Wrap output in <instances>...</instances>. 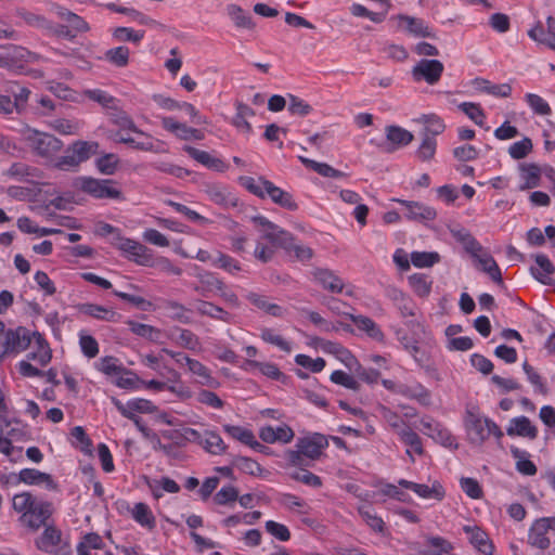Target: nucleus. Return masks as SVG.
Here are the masks:
<instances>
[{
	"label": "nucleus",
	"mask_w": 555,
	"mask_h": 555,
	"mask_svg": "<svg viewBox=\"0 0 555 555\" xmlns=\"http://www.w3.org/2000/svg\"><path fill=\"white\" fill-rule=\"evenodd\" d=\"M397 18L400 26L404 28L410 35L414 37L435 38L436 34L431 30L428 24L418 17H413L404 14H399Z\"/></svg>",
	"instance_id": "obj_17"
},
{
	"label": "nucleus",
	"mask_w": 555,
	"mask_h": 555,
	"mask_svg": "<svg viewBox=\"0 0 555 555\" xmlns=\"http://www.w3.org/2000/svg\"><path fill=\"white\" fill-rule=\"evenodd\" d=\"M513 459L516 461V470L525 476H533L537 474L538 468L530 460V454L526 450H521L515 446L509 448Z\"/></svg>",
	"instance_id": "obj_33"
},
{
	"label": "nucleus",
	"mask_w": 555,
	"mask_h": 555,
	"mask_svg": "<svg viewBox=\"0 0 555 555\" xmlns=\"http://www.w3.org/2000/svg\"><path fill=\"white\" fill-rule=\"evenodd\" d=\"M212 266L231 274H234L241 270V264L236 259L221 251H218L215 256Z\"/></svg>",
	"instance_id": "obj_60"
},
{
	"label": "nucleus",
	"mask_w": 555,
	"mask_h": 555,
	"mask_svg": "<svg viewBox=\"0 0 555 555\" xmlns=\"http://www.w3.org/2000/svg\"><path fill=\"white\" fill-rule=\"evenodd\" d=\"M13 423L14 426L11 427L5 434L3 433V438L9 440L11 446H13V441L30 440L31 435L28 426L20 421H14Z\"/></svg>",
	"instance_id": "obj_55"
},
{
	"label": "nucleus",
	"mask_w": 555,
	"mask_h": 555,
	"mask_svg": "<svg viewBox=\"0 0 555 555\" xmlns=\"http://www.w3.org/2000/svg\"><path fill=\"white\" fill-rule=\"evenodd\" d=\"M117 182L111 179H95L92 177H78L74 186L98 199H122Z\"/></svg>",
	"instance_id": "obj_3"
},
{
	"label": "nucleus",
	"mask_w": 555,
	"mask_h": 555,
	"mask_svg": "<svg viewBox=\"0 0 555 555\" xmlns=\"http://www.w3.org/2000/svg\"><path fill=\"white\" fill-rule=\"evenodd\" d=\"M206 194L211 202L223 208L236 207L238 205V198L227 186L219 184L208 185Z\"/></svg>",
	"instance_id": "obj_23"
},
{
	"label": "nucleus",
	"mask_w": 555,
	"mask_h": 555,
	"mask_svg": "<svg viewBox=\"0 0 555 555\" xmlns=\"http://www.w3.org/2000/svg\"><path fill=\"white\" fill-rule=\"evenodd\" d=\"M43 531L40 535L35 539V546L44 553L51 555H63L64 547L62 546L63 533L59 529L53 520L42 527ZM68 553L64 555H68Z\"/></svg>",
	"instance_id": "obj_6"
},
{
	"label": "nucleus",
	"mask_w": 555,
	"mask_h": 555,
	"mask_svg": "<svg viewBox=\"0 0 555 555\" xmlns=\"http://www.w3.org/2000/svg\"><path fill=\"white\" fill-rule=\"evenodd\" d=\"M31 345V332L23 326L8 331L3 353H18Z\"/></svg>",
	"instance_id": "obj_13"
},
{
	"label": "nucleus",
	"mask_w": 555,
	"mask_h": 555,
	"mask_svg": "<svg viewBox=\"0 0 555 555\" xmlns=\"http://www.w3.org/2000/svg\"><path fill=\"white\" fill-rule=\"evenodd\" d=\"M24 139L33 154L40 158L52 159L63 149V142L60 139L33 128L25 130Z\"/></svg>",
	"instance_id": "obj_2"
},
{
	"label": "nucleus",
	"mask_w": 555,
	"mask_h": 555,
	"mask_svg": "<svg viewBox=\"0 0 555 555\" xmlns=\"http://www.w3.org/2000/svg\"><path fill=\"white\" fill-rule=\"evenodd\" d=\"M231 465L242 473L254 477H260L266 472L257 461L247 456L234 455Z\"/></svg>",
	"instance_id": "obj_41"
},
{
	"label": "nucleus",
	"mask_w": 555,
	"mask_h": 555,
	"mask_svg": "<svg viewBox=\"0 0 555 555\" xmlns=\"http://www.w3.org/2000/svg\"><path fill=\"white\" fill-rule=\"evenodd\" d=\"M464 423L470 442L478 446H481L491 435L498 440L504 436L502 429L494 421L481 416L475 409L466 410Z\"/></svg>",
	"instance_id": "obj_1"
},
{
	"label": "nucleus",
	"mask_w": 555,
	"mask_h": 555,
	"mask_svg": "<svg viewBox=\"0 0 555 555\" xmlns=\"http://www.w3.org/2000/svg\"><path fill=\"white\" fill-rule=\"evenodd\" d=\"M408 282L412 291L418 297H428L431 292L433 280L423 273H414L408 278Z\"/></svg>",
	"instance_id": "obj_45"
},
{
	"label": "nucleus",
	"mask_w": 555,
	"mask_h": 555,
	"mask_svg": "<svg viewBox=\"0 0 555 555\" xmlns=\"http://www.w3.org/2000/svg\"><path fill=\"white\" fill-rule=\"evenodd\" d=\"M53 511L51 502L38 499L31 508L20 516L18 520L25 528L36 532L53 520Z\"/></svg>",
	"instance_id": "obj_4"
},
{
	"label": "nucleus",
	"mask_w": 555,
	"mask_h": 555,
	"mask_svg": "<svg viewBox=\"0 0 555 555\" xmlns=\"http://www.w3.org/2000/svg\"><path fill=\"white\" fill-rule=\"evenodd\" d=\"M537 268H531L533 276L544 285L552 284L551 275L554 273L555 268L548 257L544 254L535 256Z\"/></svg>",
	"instance_id": "obj_35"
},
{
	"label": "nucleus",
	"mask_w": 555,
	"mask_h": 555,
	"mask_svg": "<svg viewBox=\"0 0 555 555\" xmlns=\"http://www.w3.org/2000/svg\"><path fill=\"white\" fill-rule=\"evenodd\" d=\"M298 159L306 168H309L318 172L322 177L334 179H340L346 177L345 172L335 169L334 167L326 163H319L305 156H298Z\"/></svg>",
	"instance_id": "obj_37"
},
{
	"label": "nucleus",
	"mask_w": 555,
	"mask_h": 555,
	"mask_svg": "<svg viewBox=\"0 0 555 555\" xmlns=\"http://www.w3.org/2000/svg\"><path fill=\"white\" fill-rule=\"evenodd\" d=\"M169 373L173 377V383L171 385L167 384L166 390L170 391L182 401L190 399L192 397V390L180 380V374L175 370H170Z\"/></svg>",
	"instance_id": "obj_57"
},
{
	"label": "nucleus",
	"mask_w": 555,
	"mask_h": 555,
	"mask_svg": "<svg viewBox=\"0 0 555 555\" xmlns=\"http://www.w3.org/2000/svg\"><path fill=\"white\" fill-rule=\"evenodd\" d=\"M131 516L139 525L147 529H154L156 526L155 517L150 506L143 502L134 504Z\"/></svg>",
	"instance_id": "obj_44"
},
{
	"label": "nucleus",
	"mask_w": 555,
	"mask_h": 555,
	"mask_svg": "<svg viewBox=\"0 0 555 555\" xmlns=\"http://www.w3.org/2000/svg\"><path fill=\"white\" fill-rule=\"evenodd\" d=\"M37 169L34 167H30L29 165L21 162L13 163L8 170L4 172V175L11 179H15L18 181L28 180L29 177H34V172Z\"/></svg>",
	"instance_id": "obj_56"
},
{
	"label": "nucleus",
	"mask_w": 555,
	"mask_h": 555,
	"mask_svg": "<svg viewBox=\"0 0 555 555\" xmlns=\"http://www.w3.org/2000/svg\"><path fill=\"white\" fill-rule=\"evenodd\" d=\"M377 411L387 427L397 435L409 425L399 413L386 405H379Z\"/></svg>",
	"instance_id": "obj_38"
},
{
	"label": "nucleus",
	"mask_w": 555,
	"mask_h": 555,
	"mask_svg": "<svg viewBox=\"0 0 555 555\" xmlns=\"http://www.w3.org/2000/svg\"><path fill=\"white\" fill-rule=\"evenodd\" d=\"M398 483L402 488L413 491L422 499H433L436 501H442L446 496V490L441 482L438 480H434L431 486L416 483L405 479H400Z\"/></svg>",
	"instance_id": "obj_12"
},
{
	"label": "nucleus",
	"mask_w": 555,
	"mask_h": 555,
	"mask_svg": "<svg viewBox=\"0 0 555 555\" xmlns=\"http://www.w3.org/2000/svg\"><path fill=\"white\" fill-rule=\"evenodd\" d=\"M247 300L257 307L258 309H261L266 311L267 313L273 315V317H281L282 315V307L270 304L267 300V297L257 293H249L246 296Z\"/></svg>",
	"instance_id": "obj_51"
},
{
	"label": "nucleus",
	"mask_w": 555,
	"mask_h": 555,
	"mask_svg": "<svg viewBox=\"0 0 555 555\" xmlns=\"http://www.w3.org/2000/svg\"><path fill=\"white\" fill-rule=\"evenodd\" d=\"M328 447V437L323 434L314 433L301 438H298L296 448L300 449L305 457L312 461L319 460L323 450Z\"/></svg>",
	"instance_id": "obj_8"
},
{
	"label": "nucleus",
	"mask_w": 555,
	"mask_h": 555,
	"mask_svg": "<svg viewBox=\"0 0 555 555\" xmlns=\"http://www.w3.org/2000/svg\"><path fill=\"white\" fill-rule=\"evenodd\" d=\"M20 483L44 485L48 490H56L57 483L52 476L36 468H23L18 473Z\"/></svg>",
	"instance_id": "obj_22"
},
{
	"label": "nucleus",
	"mask_w": 555,
	"mask_h": 555,
	"mask_svg": "<svg viewBox=\"0 0 555 555\" xmlns=\"http://www.w3.org/2000/svg\"><path fill=\"white\" fill-rule=\"evenodd\" d=\"M398 437L401 442L412 449L416 454L422 455L424 453L421 437L409 425L400 431Z\"/></svg>",
	"instance_id": "obj_54"
},
{
	"label": "nucleus",
	"mask_w": 555,
	"mask_h": 555,
	"mask_svg": "<svg viewBox=\"0 0 555 555\" xmlns=\"http://www.w3.org/2000/svg\"><path fill=\"white\" fill-rule=\"evenodd\" d=\"M426 543L434 550L433 555H449L453 550L452 543L439 535L427 537Z\"/></svg>",
	"instance_id": "obj_64"
},
{
	"label": "nucleus",
	"mask_w": 555,
	"mask_h": 555,
	"mask_svg": "<svg viewBox=\"0 0 555 555\" xmlns=\"http://www.w3.org/2000/svg\"><path fill=\"white\" fill-rule=\"evenodd\" d=\"M130 50L126 46H119L108 49L104 54V60L109 64L122 68L129 64Z\"/></svg>",
	"instance_id": "obj_47"
},
{
	"label": "nucleus",
	"mask_w": 555,
	"mask_h": 555,
	"mask_svg": "<svg viewBox=\"0 0 555 555\" xmlns=\"http://www.w3.org/2000/svg\"><path fill=\"white\" fill-rule=\"evenodd\" d=\"M96 369L107 376L119 375L121 373L132 374L131 371L124 367L119 359L113 356H105L101 358L96 363Z\"/></svg>",
	"instance_id": "obj_46"
},
{
	"label": "nucleus",
	"mask_w": 555,
	"mask_h": 555,
	"mask_svg": "<svg viewBox=\"0 0 555 555\" xmlns=\"http://www.w3.org/2000/svg\"><path fill=\"white\" fill-rule=\"evenodd\" d=\"M263 237L280 247L286 249L293 248V235L288 231L281 229L274 223L268 230H266Z\"/></svg>",
	"instance_id": "obj_40"
},
{
	"label": "nucleus",
	"mask_w": 555,
	"mask_h": 555,
	"mask_svg": "<svg viewBox=\"0 0 555 555\" xmlns=\"http://www.w3.org/2000/svg\"><path fill=\"white\" fill-rule=\"evenodd\" d=\"M228 15L233 21L234 25L238 28L251 29L255 24L253 23L251 16L237 4H229L227 7Z\"/></svg>",
	"instance_id": "obj_48"
},
{
	"label": "nucleus",
	"mask_w": 555,
	"mask_h": 555,
	"mask_svg": "<svg viewBox=\"0 0 555 555\" xmlns=\"http://www.w3.org/2000/svg\"><path fill=\"white\" fill-rule=\"evenodd\" d=\"M111 401L118 412L126 418L137 416L135 413L151 414L157 410V406L152 401L143 398L131 399L126 404L115 397H112Z\"/></svg>",
	"instance_id": "obj_11"
},
{
	"label": "nucleus",
	"mask_w": 555,
	"mask_h": 555,
	"mask_svg": "<svg viewBox=\"0 0 555 555\" xmlns=\"http://www.w3.org/2000/svg\"><path fill=\"white\" fill-rule=\"evenodd\" d=\"M31 52L21 46H9L0 52V66L21 70L30 62Z\"/></svg>",
	"instance_id": "obj_9"
},
{
	"label": "nucleus",
	"mask_w": 555,
	"mask_h": 555,
	"mask_svg": "<svg viewBox=\"0 0 555 555\" xmlns=\"http://www.w3.org/2000/svg\"><path fill=\"white\" fill-rule=\"evenodd\" d=\"M506 434L511 437H524L534 440L538 437V428L527 416L513 417L506 427Z\"/></svg>",
	"instance_id": "obj_19"
},
{
	"label": "nucleus",
	"mask_w": 555,
	"mask_h": 555,
	"mask_svg": "<svg viewBox=\"0 0 555 555\" xmlns=\"http://www.w3.org/2000/svg\"><path fill=\"white\" fill-rule=\"evenodd\" d=\"M398 393L412 400H416L422 405H429L431 403L430 391L421 383L414 385H401L398 389Z\"/></svg>",
	"instance_id": "obj_32"
},
{
	"label": "nucleus",
	"mask_w": 555,
	"mask_h": 555,
	"mask_svg": "<svg viewBox=\"0 0 555 555\" xmlns=\"http://www.w3.org/2000/svg\"><path fill=\"white\" fill-rule=\"evenodd\" d=\"M464 531L468 534L470 544L483 555H492L494 546L488 534L478 527L465 526Z\"/></svg>",
	"instance_id": "obj_27"
},
{
	"label": "nucleus",
	"mask_w": 555,
	"mask_h": 555,
	"mask_svg": "<svg viewBox=\"0 0 555 555\" xmlns=\"http://www.w3.org/2000/svg\"><path fill=\"white\" fill-rule=\"evenodd\" d=\"M51 12H53L61 20L67 22L69 28L75 31V34L86 33L89 30L88 23L81 16L60 4H52Z\"/></svg>",
	"instance_id": "obj_28"
},
{
	"label": "nucleus",
	"mask_w": 555,
	"mask_h": 555,
	"mask_svg": "<svg viewBox=\"0 0 555 555\" xmlns=\"http://www.w3.org/2000/svg\"><path fill=\"white\" fill-rule=\"evenodd\" d=\"M143 30H134L129 27H117L113 31V38L120 42L139 43L144 38Z\"/></svg>",
	"instance_id": "obj_61"
},
{
	"label": "nucleus",
	"mask_w": 555,
	"mask_h": 555,
	"mask_svg": "<svg viewBox=\"0 0 555 555\" xmlns=\"http://www.w3.org/2000/svg\"><path fill=\"white\" fill-rule=\"evenodd\" d=\"M420 121L424 124L422 135L428 134L433 138H436V135L441 134L446 129L443 120L435 114L423 115L420 118Z\"/></svg>",
	"instance_id": "obj_49"
},
{
	"label": "nucleus",
	"mask_w": 555,
	"mask_h": 555,
	"mask_svg": "<svg viewBox=\"0 0 555 555\" xmlns=\"http://www.w3.org/2000/svg\"><path fill=\"white\" fill-rule=\"evenodd\" d=\"M385 134H386V144H385V151L386 152H395L396 150L409 145L413 139L414 135L412 132L408 131L406 129L396 126V125H389L385 128Z\"/></svg>",
	"instance_id": "obj_14"
},
{
	"label": "nucleus",
	"mask_w": 555,
	"mask_h": 555,
	"mask_svg": "<svg viewBox=\"0 0 555 555\" xmlns=\"http://www.w3.org/2000/svg\"><path fill=\"white\" fill-rule=\"evenodd\" d=\"M79 314L93 318L99 321L115 322L119 317L114 310L101 305L82 302L74 306Z\"/></svg>",
	"instance_id": "obj_18"
},
{
	"label": "nucleus",
	"mask_w": 555,
	"mask_h": 555,
	"mask_svg": "<svg viewBox=\"0 0 555 555\" xmlns=\"http://www.w3.org/2000/svg\"><path fill=\"white\" fill-rule=\"evenodd\" d=\"M119 158L116 154L107 153L95 160V167L102 175H114L118 168Z\"/></svg>",
	"instance_id": "obj_58"
},
{
	"label": "nucleus",
	"mask_w": 555,
	"mask_h": 555,
	"mask_svg": "<svg viewBox=\"0 0 555 555\" xmlns=\"http://www.w3.org/2000/svg\"><path fill=\"white\" fill-rule=\"evenodd\" d=\"M443 64L438 60H421L412 69V76L415 81L425 80L429 85L439 81L443 73Z\"/></svg>",
	"instance_id": "obj_10"
},
{
	"label": "nucleus",
	"mask_w": 555,
	"mask_h": 555,
	"mask_svg": "<svg viewBox=\"0 0 555 555\" xmlns=\"http://www.w3.org/2000/svg\"><path fill=\"white\" fill-rule=\"evenodd\" d=\"M162 127L170 133L175 134L180 140H190L189 131L191 127L176 120L173 117H163Z\"/></svg>",
	"instance_id": "obj_52"
},
{
	"label": "nucleus",
	"mask_w": 555,
	"mask_h": 555,
	"mask_svg": "<svg viewBox=\"0 0 555 555\" xmlns=\"http://www.w3.org/2000/svg\"><path fill=\"white\" fill-rule=\"evenodd\" d=\"M457 107L476 125L483 126L486 115L479 104L473 102H462L457 105Z\"/></svg>",
	"instance_id": "obj_59"
},
{
	"label": "nucleus",
	"mask_w": 555,
	"mask_h": 555,
	"mask_svg": "<svg viewBox=\"0 0 555 555\" xmlns=\"http://www.w3.org/2000/svg\"><path fill=\"white\" fill-rule=\"evenodd\" d=\"M546 25L547 29L544 30L543 26L539 23L528 31V36L532 40L555 50V18L553 16H548L546 18Z\"/></svg>",
	"instance_id": "obj_24"
},
{
	"label": "nucleus",
	"mask_w": 555,
	"mask_h": 555,
	"mask_svg": "<svg viewBox=\"0 0 555 555\" xmlns=\"http://www.w3.org/2000/svg\"><path fill=\"white\" fill-rule=\"evenodd\" d=\"M260 183L263 185L266 190V196H269L273 203L291 211H295L298 209V205L294 201L293 195L291 193L274 185L271 181L267 180L263 177H260Z\"/></svg>",
	"instance_id": "obj_15"
},
{
	"label": "nucleus",
	"mask_w": 555,
	"mask_h": 555,
	"mask_svg": "<svg viewBox=\"0 0 555 555\" xmlns=\"http://www.w3.org/2000/svg\"><path fill=\"white\" fill-rule=\"evenodd\" d=\"M189 371L196 377V382L209 388L219 386V382L211 375L210 370L196 359L188 361Z\"/></svg>",
	"instance_id": "obj_31"
},
{
	"label": "nucleus",
	"mask_w": 555,
	"mask_h": 555,
	"mask_svg": "<svg viewBox=\"0 0 555 555\" xmlns=\"http://www.w3.org/2000/svg\"><path fill=\"white\" fill-rule=\"evenodd\" d=\"M195 276L198 285H195L193 289L204 297L208 296L209 293L219 292L224 288V282L214 272L201 271Z\"/></svg>",
	"instance_id": "obj_21"
},
{
	"label": "nucleus",
	"mask_w": 555,
	"mask_h": 555,
	"mask_svg": "<svg viewBox=\"0 0 555 555\" xmlns=\"http://www.w3.org/2000/svg\"><path fill=\"white\" fill-rule=\"evenodd\" d=\"M398 202L405 207L404 216L408 220L424 222L431 221L437 217V211L435 208L424 205L420 202L401 199H398Z\"/></svg>",
	"instance_id": "obj_16"
},
{
	"label": "nucleus",
	"mask_w": 555,
	"mask_h": 555,
	"mask_svg": "<svg viewBox=\"0 0 555 555\" xmlns=\"http://www.w3.org/2000/svg\"><path fill=\"white\" fill-rule=\"evenodd\" d=\"M472 257L478 261L482 271L487 272L494 282L502 283L501 269L489 253L482 250L478 253V256Z\"/></svg>",
	"instance_id": "obj_43"
},
{
	"label": "nucleus",
	"mask_w": 555,
	"mask_h": 555,
	"mask_svg": "<svg viewBox=\"0 0 555 555\" xmlns=\"http://www.w3.org/2000/svg\"><path fill=\"white\" fill-rule=\"evenodd\" d=\"M528 543L535 548L546 550L551 545V541L547 538V531L543 524L538 520L533 522L528 532Z\"/></svg>",
	"instance_id": "obj_39"
},
{
	"label": "nucleus",
	"mask_w": 555,
	"mask_h": 555,
	"mask_svg": "<svg viewBox=\"0 0 555 555\" xmlns=\"http://www.w3.org/2000/svg\"><path fill=\"white\" fill-rule=\"evenodd\" d=\"M312 275L317 283L331 293L339 294L344 289L343 280L332 270L318 268L312 272Z\"/></svg>",
	"instance_id": "obj_26"
},
{
	"label": "nucleus",
	"mask_w": 555,
	"mask_h": 555,
	"mask_svg": "<svg viewBox=\"0 0 555 555\" xmlns=\"http://www.w3.org/2000/svg\"><path fill=\"white\" fill-rule=\"evenodd\" d=\"M132 132L138 134L139 138H134V143L131 149L156 154L166 152L165 143L162 140L152 137L150 133L144 132L138 127L137 131Z\"/></svg>",
	"instance_id": "obj_25"
},
{
	"label": "nucleus",
	"mask_w": 555,
	"mask_h": 555,
	"mask_svg": "<svg viewBox=\"0 0 555 555\" xmlns=\"http://www.w3.org/2000/svg\"><path fill=\"white\" fill-rule=\"evenodd\" d=\"M111 111L109 119L114 125L118 126L120 130L137 131V126L132 118L125 111L120 109L118 104Z\"/></svg>",
	"instance_id": "obj_53"
},
{
	"label": "nucleus",
	"mask_w": 555,
	"mask_h": 555,
	"mask_svg": "<svg viewBox=\"0 0 555 555\" xmlns=\"http://www.w3.org/2000/svg\"><path fill=\"white\" fill-rule=\"evenodd\" d=\"M195 310L201 315L209 317L214 320L230 323L232 315L223 308L205 300H197Z\"/></svg>",
	"instance_id": "obj_36"
},
{
	"label": "nucleus",
	"mask_w": 555,
	"mask_h": 555,
	"mask_svg": "<svg viewBox=\"0 0 555 555\" xmlns=\"http://www.w3.org/2000/svg\"><path fill=\"white\" fill-rule=\"evenodd\" d=\"M519 175L522 181L521 184L519 185V190L526 191L534 189L540 185L542 169L537 164L525 163L519 165Z\"/></svg>",
	"instance_id": "obj_29"
},
{
	"label": "nucleus",
	"mask_w": 555,
	"mask_h": 555,
	"mask_svg": "<svg viewBox=\"0 0 555 555\" xmlns=\"http://www.w3.org/2000/svg\"><path fill=\"white\" fill-rule=\"evenodd\" d=\"M115 246L125 253L130 261L139 266L152 267L154 264L153 250L138 241L118 235Z\"/></svg>",
	"instance_id": "obj_5"
},
{
	"label": "nucleus",
	"mask_w": 555,
	"mask_h": 555,
	"mask_svg": "<svg viewBox=\"0 0 555 555\" xmlns=\"http://www.w3.org/2000/svg\"><path fill=\"white\" fill-rule=\"evenodd\" d=\"M184 151L190 157L210 170L224 172L229 167L221 158L216 157L206 151L198 150L193 146H185Z\"/></svg>",
	"instance_id": "obj_20"
},
{
	"label": "nucleus",
	"mask_w": 555,
	"mask_h": 555,
	"mask_svg": "<svg viewBox=\"0 0 555 555\" xmlns=\"http://www.w3.org/2000/svg\"><path fill=\"white\" fill-rule=\"evenodd\" d=\"M399 340L418 365L423 366L428 361V357L421 350L416 340H411L406 336L400 337Z\"/></svg>",
	"instance_id": "obj_62"
},
{
	"label": "nucleus",
	"mask_w": 555,
	"mask_h": 555,
	"mask_svg": "<svg viewBox=\"0 0 555 555\" xmlns=\"http://www.w3.org/2000/svg\"><path fill=\"white\" fill-rule=\"evenodd\" d=\"M184 437L189 441L197 442L208 453L214 455L223 454L227 450V444L220 435L215 431H205L204 434H201L196 429L188 427L184 429Z\"/></svg>",
	"instance_id": "obj_7"
},
{
	"label": "nucleus",
	"mask_w": 555,
	"mask_h": 555,
	"mask_svg": "<svg viewBox=\"0 0 555 555\" xmlns=\"http://www.w3.org/2000/svg\"><path fill=\"white\" fill-rule=\"evenodd\" d=\"M20 17L27 26L36 28L44 34L52 30V21L48 20L44 15L21 9L16 12Z\"/></svg>",
	"instance_id": "obj_34"
},
{
	"label": "nucleus",
	"mask_w": 555,
	"mask_h": 555,
	"mask_svg": "<svg viewBox=\"0 0 555 555\" xmlns=\"http://www.w3.org/2000/svg\"><path fill=\"white\" fill-rule=\"evenodd\" d=\"M83 94L89 100L99 103L102 107L112 109L119 101L111 95L108 92L101 89H88L83 91Z\"/></svg>",
	"instance_id": "obj_50"
},
{
	"label": "nucleus",
	"mask_w": 555,
	"mask_h": 555,
	"mask_svg": "<svg viewBox=\"0 0 555 555\" xmlns=\"http://www.w3.org/2000/svg\"><path fill=\"white\" fill-rule=\"evenodd\" d=\"M348 318L360 331L366 333L370 338L379 343L385 340V334L373 319L362 314H348Z\"/></svg>",
	"instance_id": "obj_30"
},
{
	"label": "nucleus",
	"mask_w": 555,
	"mask_h": 555,
	"mask_svg": "<svg viewBox=\"0 0 555 555\" xmlns=\"http://www.w3.org/2000/svg\"><path fill=\"white\" fill-rule=\"evenodd\" d=\"M99 143L94 141H76L67 149V153H73L81 164L88 160L98 152Z\"/></svg>",
	"instance_id": "obj_42"
},
{
	"label": "nucleus",
	"mask_w": 555,
	"mask_h": 555,
	"mask_svg": "<svg viewBox=\"0 0 555 555\" xmlns=\"http://www.w3.org/2000/svg\"><path fill=\"white\" fill-rule=\"evenodd\" d=\"M38 499L34 496L30 492L24 491L21 493H17L12 499V507L15 512L23 515V513H26L31 506L35 504V502Z\"/></svg>",
	"instance_id": "obj_63"
}]
</instances>
